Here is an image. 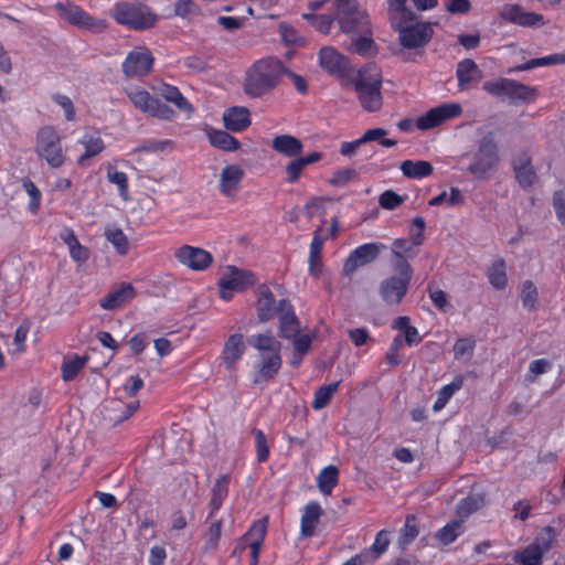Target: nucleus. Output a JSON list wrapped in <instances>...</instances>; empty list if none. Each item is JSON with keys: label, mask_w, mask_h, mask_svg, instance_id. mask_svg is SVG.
Returning <instances> with one entry per match:
<instances>
[{"label": "nucleus", "mask_w": 565, "mask_h": 565, "mask_svg": "<svg viewBox=\"0 0 565 565\" xmlns=\"http://www.w3.org/2000/svg\"><path fill=\"white\" fill-rule=\"evenodd\" d=\"M77 142L85 150L84 153L77 159L79 164H82L88 158L98 156L105 149L104 140L97 130L85 131Z\"/></svg>", "instance_id": "26"}, {"label": "nucleus", "mask_w": 565, "mask_h": 565, "mask_svg": "<svg viewBox=\"0 0 565 565\" xmlns=\"http://www.w3.org/2000/svg\"><path fill=\"white\" fill-rule=\"evenodd\" d=\"M513 169L515 178L522 188H530L536 182V173L526 154H522L513 161Z\"/></svg>", "instance_id": "30"}, {"label": "nucleus", "mask_w": 565, "mask_h": 565, "mask_svg": "<svg viewBox=\"0 0 565 565\" xmlns=\"http://www.w3.org/2000/svg\"><path fill=\"white\" fill-rule=\"evenodd\" d=\"M174 258L178 263L193 271L206 270L213 263L210 252L191 245H182L174 249Z\"/></svg>", "instance_id": "15"}, {"label": "nucleus", "mask_w": 565, "mask_h": 565, "mask_svg": "<svg viewBox=\"0 0 565 565\" xmlns=\"http://www.w3.org/2000/svg\"><path fill=\"white\" fill-rule=\"evenodd\" d=\"M360 33V36L352 39L349 50L364 57L372 56L376 52V46L372 38L371 26L367 32Z\"/></svg>", "instance_id": "34"}, {"label": "nucleus", "mask_w": 565, "mask_h": 565, "mask_svg": "<svg viewBox=\"0 0 565 565\" xmlns=\"http://www.w3.org/2000/svg\"><path fill=\"white\" fill-rule=\"evenodd\" d=\"M55 8L65 21L79 29L97 32L106 29V23L104 20L92 18L87 12L75 4L57 2Z\"/></svg>", "instance_id": "14"}, {"label": "nucleus", "mask_w": 565, "mask_h": 565, "mask_svg": "<svg viewBox=\"0 0 565 565\" xmlns=\"http://www.w3.org/2000/svg\"><path fill=\"white\" fill-rule=\"evenodd\" d=\"M256 279L252 271L239 269L235 266H225L220 271L217 286L220 297L230 301L235 292H243L255 284Z\"/></svg>", "instance_id": "10"}, {"label": "nucleus", "mask_w": 565, "mask_h": 565, "mask_svg": "<svg viewBox=\"0 0 565 565\" xmlns=\"http://www.w3.org/2000/svg\"><path fill=\"white\" fill-rule=\"evenodd\" d=\"M500 17L521 26H535L544 22L542 14L526 11L518 4H505L501 9Z\"/></svg>", "instance_id": "19"}, {"label": "nucleus", "mask_w": 565, "mask_h": 565, "mask_svg": "<svg viewBox=\"0 0 565 565\" xmlns=\"http://www.w3.org/2000/svg\"><path fill=\"white\" fill-rule=\"evenodd\" d=\"M395 275L384 279L380 286V294L385 302L397 305L405 297L413 277V269L408 262L393 264Z\"/></svg>", "instance_id": "9"}, {"label": "nucleus", "mask_w": 565, "mask_h": 565, "mask_svg": "<svg viewBox=\"0 0 565 565\" xmlns=\"http://www.w3.org/2000/svg\"><path fill=\"white\" fill-rule=\"evenodd\" d=\"M353 85L363 109L377 111L382 107V75L375 64H367L361 68L353 81Z\"/></svg>", "instance_id": "4"}, {"label": "nucleus", "mask_w": 565, "mask_h": 565, "mask_svg": "<svg viewBox=\"0 0 565 565\" xmlns=\"http://www.w3.org/2000/svg\"><path fill=\"white\" fill-rule=\"evenodd\" d=\"M553 207L557 220L565 225V193L556 191L553 194Z\"/></svg>", "instance_id": "63"}, {"label": "nucleus", "mask_w": 565, "mask_h": 565, "mask_svg": "<svg viewBox=\"0 0 565 565\" xmlns=\"http://www.w3.org/2000/svg\"><path fill=\"white\" fill-rule=\"evenodd\" d=\"M302 18L310 21L315 28L323 33L328 34L331 30L332 23L335 20V15L329 14H313V13H303Z\"/></svg>", "instance_id": "52"}, {"label": "nucleus", "mask_w": 565, "mask_h": 565, "mask_svg": "<svg viewBox=\"0 0 565 565\" xmlns=\"http://www.w3.org/2000/svg\"><path fill=\"white\" fill-rule=\"evenodd\" d=\"M326 236L322 234V230L319 227L313 232V237L310 244L309 257L320 258Z\"/></svg>", "instance_id": "61"}, {"label": "nucleus", "mask_w": 565, "mask_h": 565, "mask_svg": "<svg viewBox=\"0 0 565 565\" xmlns=\"http://www.w3.org/2000/svg\"><path fill=\"white\" fill-rule=\"evenodd\" d=\"M458 87L465 90L470 84L477 83L482 78V72L478 65L470 58L462 60L457 66Z\"/></svg>", "instance_id": "28"}, {"label": "nucleus", "mask_w": 565, "mask_h": 565, "mask_svg": "<svg viewBox=\"0 0 565 565\" xmlns=\"http://www.w3.org/2000/svg\"><path fill=\"white\" fill-rule=\"evenodd\" d=\"M174 12L181 18H190L198 12V7L193 0H180L177 2Z\"/></svg>", "instance_id": "62"}, {"label": "nucleus", "mask_w": 565, "mask_h": 565, "mask_svg": "<svg viewBox=\"0 0 565 565\" xmlns=\"http://www.w3.org/2000/svg\"><path fill=\"white\" fill-rule=\"evenodd\" d=\"M111 15L119 24L134 30L150 29L158 21L150 8L140 3H116Z\"/></svg>", "instance_id": "6"}, {"label": "nucleus", "mask_w": 565, "mask_h": 565, "mask_svg": "<svg viewBox=\"0 0 565 565\" xmlns=\"http://www.w3.org/2000/svg\"><path fill=\"white\" fill-rule=\"evenodd\" d=\"M136 297V289L129 282H122L100 299L99 305L105 310H115Z\"/></svg>", "instance_id": "22"}, {"label": "nucleus", "mask_w": 565, "mask_h": 565, "mask_svg": "<svg viewBox=\"0 0 565 565\" xmlns=\"http://www.w3.org/2000/svg\"><path fill=\"white\" fill-rule=\"evenodd\" d=\"M482 89L495 97H505L512 104L533 103L537 97V89L511 78H499L486 82Z\"/></svg>", "instance_id": "7"}, {"label": "nucleus", "mask_w": 565, "mask_h": 565, "mask_svg": "<svg viewBox=\"0 0 565 565\" xmlns=\"http://www.w3.org/2000/svg\"><path fill=\"white\" fill-rule=\"evenodd\" d=\"M244 352L245 343L243 335L241 333L230 335L222 351V359L225 367L227 370H233L243 358Z\"/></svg>", "instance_id": "23"}, {"label": "nucleus", "mask_w": 565, "mask_h": 565, "mask_svg": "<svg viewBox=\"0 0 565 565\" xmlns=\"http://www.w3.org/2000/svg\"><path fill=\"white\" fill-rule=\"evenodd\" d=\"M404 202V199L392 190L384 191L380 198L379 203L385 210H394Z\"/></svg>", "instance_id": "57"}, {"label": "nucleus", "mask_w": 565, "mask_h": 565, "mask_svg": "<svg viewBox=\"0 0 565 565\" xmlns=\"http://www.w3.org/2000/svg\"><path fill=\"white\" fill-rule=\"evenodd\" d=\"M22 185H23V189L25 190V192L30 196L29 210L32 213H35L39 210L40 204H41V198H42L41 192L31 180H24Z\"/></svg>", "instance_id": "56"}, {"label": "nucleus", "mask_w": 565, "mask_h": 565, "mask_svg": "<svg viewBox=\"0 0 565 565\" xmlns=\"http://www.w3.org/2000/svg\"><path fill=\"white\" fill-rule=\"evenodd\" d=\"M463 385V379L461 376L456 377L451 383L444 385L438 391L437 399L434 403L433 409L435 412L441 411L452 395L459 391Z\"/></svg>", "instance_id": "42"}, {"label": "nucleus", "mask_w": 565, "mask_h": 565, "mask_svg": "<svg viewBox=\"0 0 565 565\" xmlns=\"http://www.w3.org/2000/svg\"><path fill=\"white\" fill-rule=\"evenodd\" d=\"M61 237L63 242L67 245L70 255L75 262L85 263L88 259V249L81 245L72 230H65Z\"/></svg>", "instance_id": "37"}, {"label": "nucleus", "mask_w": 565, "mask_h": 565, "mask_svg": "<svg viewBox=\"0 0 565 565\" xmlns=\"http://www.w3.org/2000/svg\"><path fill=\"white\" fill-rule=\"evenodd\" d=\"M53 100L64 110L66 120L73 121L75 119V109L70 97L57 94L53 96Z\"/></svg>", "instance_id": "60"}, {"label": "nucleus", "mask_w": 565, "mask_h": 565, "mask_svg": "<svg viewBox=\"0 0 565 565\" xmlns=\"http://www.w3.org/2000/svg\"><path fill=\"white\" fill-rule=\"evenodd\" d=\"M499 151L492 136L488 135L481 138L478 151L473 161L468 167V171L476 178L483 179L489 171L499 163Z\"/></svg>", "instance_id": "12"}, {"label": "nucleus", "mask_w": 565, "mask_h": 565, "mask_svg": "<svg viewBox=\"0 0 565 565\" xmlns=\"http://www.w3.org/2000/svg\"><path fill=\"white\" fill-rule=\"evenodd\" d=\"M223 120L226 129L239 132L250 125V114L246 107L235 106L224 111Z\"/></svg>", "instance_id": "25"}, {"label": "nucleus", "mask_w": 565, "mask_h": 565, "mask_svg": "<svg viewBox=\"0 0 565 565\" xmlns=\"http://www.w3.org/2000/svg\"><path fill=\"white\" fill-rule=\"evenodd\" d=\"M107 179L110 183L117 185L119 195L124 199H128V178L125 172L114 170L111 168L107 171Z\"/></svg>", "instance_id": "53"}, {"label": "nucleus", "mask_w": 565, "mask_h": 565, "mask_svg": "<svg viewBox=\"0 0 565 565\" xmlns=\"http://www.w3.org/2000/svg\"><path fill=\"white\" fill-rule=\"evenodd\" d=\"M286 73L287 68L278 58L259 60L246 74L244 92L250 97H260L275 88Z\"/></svg>", "instance_id": "3"}, {"label": "nucleus", "mask_w": 565, "mask_h": 565, "mask_svg": "<svg viewBox=\"0 0 565 565\" xmlns=\"http://www.w3.org/2000/svg\"><path fill=\"white\" fill-rule=\"evenodd\" d=\"M462 111L458 103H444L437 107L429 109L416 119V127L420 130L435 128L443 122L458 117Z\"/></svg>", "instance_id": "16"}, {"label": "nucleus", "mask_w": 565, "mask_h": 565, "mask_svg": "<svg viewBox=\"0 0 565 565\" xmlns=\"http://www.w3.org/2000/svg\"><path fill=\"white\" fill-rule=\"evenodd\" d=\"M29 333V326L21 324L17 328L13 338V344L15 345L14 353H22L25 350V340Z\"/></svg>", "instance_id": "64"}, {"label": "nucleus", "mask_w": 565, "mask_h": 565, "mask_svg": "<svg viewBox=\"0 0 565 565\" xmlns=\"http://www.w3.org/2000/svg\"><path fill=\"white\" fill-rule=\"evenodd\" d=\"M339 382H334L324 386L319 387L315 392V397L312 401V407L317 411L324 408L333 394L338 391Z\"/></svg>", "instance_id": "50"}, {"label": "nucleus", "mask_w": 565, "mask_h": 565, "mask_svg": "<svg viewBox=\"0 0 565 565\" xmlns=\"http://www.w3.org/2000/svg\"><path fill=\"white\" fill-rule=\"evenodd\" d=\"M255 438L256 457L259 462H264L269 457V448L265 434L260 429L253 431Z\"/></svg>", "instance_id": "54"}, {"label": "nucleus", "mask_w": 565, "mask_h": 565, "mask_svg": "<svg viewBox=\"0 0 565 565\" xmlns=\"http://www.w3.org/2000/svg\"><path fill=\"white\" fill-rule=\"evenodd\" d=\"M487 277L494 289H504L508 284L505 262L501 258L493 260L488 269Z\"/></svg>", "instance_id": "38"}, {"label": "nucleus", "mask_w": 565, "mask_h": 565, "mask_svg": "<svg viewBox=\"0 0 565 565\" xmlns=\"http://www.w3.org/2000/svg\"><path fill=\"white\" fill-rule=\"evenodd\" d=\"M407 0H387L388 18L392 26L398 31L401 44L407 49L425 45L433 35L430 24L414 21L413 12L406 8Z\"/></svg>", "instance_id": "1"}, {"label": "nucleus", "mask_w": 565, "mask_h": 565, "mask_svg": "<svg viewBox=\"0 0 565 565\" xmlns=\"http://www.w3.org/2000/svg\"><path fill=\"white\" fill-rule=\"evenodd\" d=\"M385 246L379 243H366L353 249L343 265V273L351 275L359 267L364 266L379 256Z\"/></svg>", "instance_id": "18"}, {"label": "nucleus", "mask_w": 565, "mask_h": 565, "mask_svg": "<svg viewBox=\"0 0 565 565\" xmlns=\"http://www.w3.org/2000/svg\"><path fill=\"white\" fill-rule=\"evenodd\" d=\"M222 519L211 521V523L202 534L203 544L201 551L203 554H212L218 548L222 536Z\"/></svg>", "instance_id": "31"}, {"label": "nucleus", "mask_w": 565, "mask_h": 565, "mask_svg": "<svg viewBox=\"0 0 565 565\" xmlns=\"http://www.w3.org/2000/svg\"><path fill=\"white\" fill-rule=\"evenodd\" d=\"M551 369V363L546 359H537L530 363L529 371L525 375V381L529 383H533L535 379L545 373Z\"/></svg>", "instance_id": "55"}, {"label": "nucleus", "mask_w": 565, "mask_h": 565, "mask_svg": "<svg viewBox=\"0 0 565 565\" xmlns=\"http://www.w3.org/2000/svg\"><path fill=\"white\" fill-rule=\"evenodd\" d=\"M126 95L130 103L143 114L164 120H171L174 117L173 109L141 87L127 88Z\"/></svg>", "instance_id": "11"}, {"label": "nucleus", "mask_w": 565, "mask_h": 565, "mask_svg": "<svg viewBox=\"0 0 565 565\" xmlns=\"http://www.w3.org/2000/svg\"><path fill=\"white\" fill-rule=\"evenodd\" d=\"M211 145L224 151H235L239 148V141L223 130H212L209 132Z\"/></svg>", "instance_id": "40"}, {"label": "nucleus", "mask_w": 565, "mask_h": 565, "mask_svg": "<svg viewBox=\"0 0 565 565\" xmlns=\"http://www.w3.org/2000/svg\"><path fill=\"white\" fill-rule=\"evenodd\" d=\"M392 253L395 256L396 260L394 264H399L401 262H407L408 258H413L417 254V249L414 247V244L406 238H397L392 243Z\"/></svg>", "instance_id": "44"}, {"label": "nucleus", "mask_w": 565, "mask_h": 565, "mask_svg": "<svg viewBox=\"0 0 565 565\" xmlns=\"http://www.w3.org/2000/svg\"><path fill=\"white\" fill-rule=\"evenodd\" d=\"M271 148L286 157H296L301 153L302 143L291 135H279L273 139Z\"/></svg>", "instance_id": "32"}, {"label": "nucleus", "mask_w": 565, "mask_h": 565, "mask_svg": "<svg viewBox=\"0 0 565 565\" xmlns=\"http://www.w3.org/2000/svg\"><path fill=\"white\" fill-rule=\"evenodd\" d=\"M419 530L416 523V518L414 515H408L406 518L404 526L401 529L398 545L401 548H405L409 545L418 535Z\"/></svg>", "instance_id": "47"}, {"label": "nucleus", "mask_w": 565, "mask_h": 565, "mask_svg": "<svg viewBox=\"0 0 565 565\" xmlns=\"http://www.w3.org/2000/svg\"><path fill=\"white\" fill-rule=\"evenodd\" d=\"M319 63L331 75H341L349 68L348 58L332 46H324L320 50Z\"/></svg>", "instance_id": "21"}, {"label": "nucleus", "mask_w": 565, "mask_h": 565, "mask_svg": "<svg viewBox=\"0 0 565 565\" xmlns=\"http://www.w3.org/2000/svg\"><path fill=\"white\" fill-rule=\"evenodd\" d=\"M401 171L408 179H423L433 173V166L425 160H405L401 163Z\"/></svg>", "instance_id": "33"}, {"label": "nucleus", "mask_w": 565, "mask_h": 565, "mask_svg": "<svg viewBox=\"0 0 565 565\" xmlns=\"http://www.w3.org/2000/svg\"><path fill=\"white\" fill-rule=\"evenodd\" d=\"M335 20L344 33L367 32L371 26L369 14L356 0H334Z\"/></svg>", "instance_id": "8"}, {"label": "nucleus", "mask_w": 565, "mask_h": 565, "mask_svg": "<svg viewBox=\"0 0 565 565\" xmlns=\"http://www.w3.org/2000/svg\"><path fill=\"white\" fill-rule=\"evenodd\" d=\"M279 333L285 339L295 338L299 334L300 323L294 312L291 303L281 299L278 303Z\"/></svg>", "instance_id": "20"}, {"label": "nucleus", "mask_w": 565, "mask_h": 565, "mask_svg": "<svg viewBox=\"0 0 565 565\" xmlns=\"http://www.w3.org/2000/svg\"><path fill=\"white\" fill-rule=\"evenodd\" d=\"M160 95L169 103L174 104V106L181 111L191 114L193 111V106L191 103L181 94L178 87L164 84L160 88Z\"/></svg>", "instance_id": "36"}, {"label": "nucleus", "mask_w": 565, "mask_h": 565, "mask_svg": "<svg viewBox=\"0 0 565 565\" xmlns=\"http://www.w3.org/2000/svg\"><path fill=\"white\" fill-rule=\"evenodd\" d=\"M339 470L335 466L324 467L317 477V483L320 492L324 495L331 494L333 488L338 484Z\"/></svg>", "instance_id": "39"}, {"label": "nucleus", "mask_w": 565, "mask_h": 565, "mask_svg": "<svg viewBox=\"0 0 565 565\" xmlns=\"http://www.w3.org/2000/svg\"><path fill=\"white\" fill-rule=\"evenodd\" d=\"M462 533V522L460 520L447 523L444 527L438 530L436 539L443 545H448L456 541Z\"/></svg>", "instance_id": "45"}, {"label": "nucleus", "mask_w": 565, "mask_h": 565, "mask_svg": "<svg viewBox=\"0 0 565 565\" xmlns=\"http://www.w3.org/2000/svg\"><path fill=\"white\" fill-rule=\"evenodd\" d=\"M428 294L431 302L436 308L441 311H448L450 309V303L445 291L440 289L428 288Z\"/></svg>", "instance_id": "58"}, {"label": "nucleus", "mask_w": 565, "mask_h": 565, "mask_svg": "<svg viewBox=\"0 0 565 565\" xmlns=\"http://www.w3.org/2000/svg\"><path fill=\"white\" fill-rule=\"evenodd\" d=\"M520 296H521L522 305L526 310L534 311L537 309L539 292L532 281L526 280L522 284Z\"/></svg>", "instance_id": "49"}, {"label": "nucleus", "mask_w": 565, "mask_h": 565, "mask_svg": "<svg viewBox=\"0 0 565 565\" xmlns=\"http://www.w3.org/2000/svg\"><path fill=\"white\" fill-rule=\"evenodd\" d=\"M88 360L89 358L87 355H74L71 359L65 360L61 367L62 379L65 382L73 381L82 371V369L86 365Z\"/></svg>", "instance_id": "41"}, {"label": "nucleus", "mask_w": 565, "mask_h": 565, "mask_svg": "<svg viewBox=\"0 0 565 565\" xmlns=\"http://www.w3.org/2000/svg\"><path fill=\"white\" fill-rule=\"evenodd\" d=\"M321 512V507L317 501H310L307 503V505L303 509L300 521L301 536L310 537L315 534Z\"/></svg>", "instance_id": "29"}, {"label": "nucleus", "mask_w": 565, "mask_h": 565, "mask_svg": "<svg viewBox=\"0 0 565 565\" xmlns=\"http://www.w3.org/2000/svg\"><path fill=\"white\" fill-rule=\"evenodd\" d=\"M105 237L114 246L118 254L126 255L128 253L129 242L120 228L116 226L106 227Z\"/></svg>", "instance_id": "43"}, {"label": "nucleus", "mask_w": 565, "mask_h": 565, "mask_svg": "<svg viewBox=\"0 0 565 565\" xmlns=\"http://www.w3.org/2000/svg\"><path fill=\"white\" fill-rule=\"evenodd\" d=\"M228 493V478L223 475L218 477L212 488V498L224 502Z\"/></svg>", "instance_id": "59"}, {"label": "nucleus", "mask_w": 565, "mask_h": 565, "mask_svg": "<svg viewBox=\"0 0 565 565\" xmlns=\"http://www.w3.org/2000/svg\"><path fill=\"white\" fill-rule=\"evenodd\" d=\"M34 151L51 169L63 167L67 160L62 138L53 126H43L38 130Z\"/></svg>", "instance_id": "5"}, {"label": "nucleus", "mask_w": 565, "mask_h": 565, "mask_svg": "<svg viewBox=\"0 0 565 565\" xmlns=\"http://www.w3.org/2000/svg\"><path fill=\"white\" fill-rule=\"evenodd\" d=\"M552 530L547 527L530 545L514 552L512 558L521 565H541L544 554L552 547Z\"/></svg>", "instance_id": "13"}, {"label": "nucleus", "mask_w": 565, "mask_h": 565, "mask_svg": "<svg viewBox=\"0 0 565 565\" xmlns=\"http://www.w3.org/2000/svg\"><path fill=\"white\" fill-rule=\"evenodd\" d=\"M152 64L151 52L146 47H136L122 62V72L128 77H142L151 71Z\"/></svg>", "instance_id": "17"}, {"label": "nucleus", "mask_w": 565, "mask_h": 565, "mask_svg": "<svg viewBox=\"0 0 565 565\" xmlns=\"http://www.w3.org/2000/svg\"><path fill=\"white\" fill-rule=\"evenodd\" d=\"M248 343L258 351V360L254 365L255 375L253 382H262L274 379L281 367V343L270 333H257L248 338Z\"/></svg>", "instance_id": "2"}, {"label": "nucleus", "mask_w": 565, "mask_h": 565, "mask_svg": "<svg viewBox=\"0 0 565 565\" xmlns=\"http://www.w3.org/2000/svg\"><path fill=\"white\" fill-rule=\"evenodd\" d=\"M243 177L244 170L239 166H226L220 174V191L226 196L234 195Z\"/></svg>", "instance_id": "24"}, {"label": "nucleus", "mask_w": 565, "mask_h": 565, "mask_svg": "<svg viewBox=\"0 0 565 565\" xmlns=\"http://www.w3.org/2000/svg\"><path fill=\"white\" fill-rule=\"evenodd\" d=\"M257 317L260 322H266L278 315V306H276L275 297L268 287L258 288V299L256 303Z\"/></svg>", "instance_id": "27"}, {"label": "nucleus", "mask_w": 565, "mask_h": 565, "mask_svg": "<svg viewBox=\"0 0 565 565\" xmlns=\"http://www.w3.org/2000/svg\"><path fill=\"white\" fill-rule=\"evenodd\" d=\"M486 499L483 494H469L459 501L456 508V513L460 521L463 522V520L467 519L470 514L481 509Z\"/></svg>", "instance_id": "35"}, {"label": "nucleus", "mask_w": 565, "mask_h": 565, "mask_svg": "<svg viewBox=\"0 0 565 565\" xmlns=\"http://www.w3.org/2000/svg\"><path fill=\"white\" fill-rule=\"evenodd\" d=\"M476 341L471 338L458 339L454 345V355L456 360L469 361L475 351Z\"/></svg>", "instance_id": "51"}, {"label": "nucleus", "mask_w": 565, "mask_h": 565, "mask_svg": "<svg viewBox=\"0 0 565 565\" xmlns=\"http://www.w3.org/2000/svg\"><path fill=\"white\" fill-rule=\"evenodd\" d=\"M267 532V520L262 519L253 523L249 531L242 537V542L248 545L257 544L262 546Z\"/></svg>", "instance_id": "46"}, {"label": "nucleus", "mask_w": 565, "mask_h": 565, "mask_svg": "<svg viewBox=\"0 0 565 565\" xmlns=\"http://www.w3.org/2000/svg\"><path fill=\"white\" fill-rule=\"evenodd\" d=\"M465 202V198L458 188H451L449 193L443 191L437 196L429 201V205L436 206L446 203L448 206L461 205Z\"/></svg>", "instance_id": "48"}]
</instances>
